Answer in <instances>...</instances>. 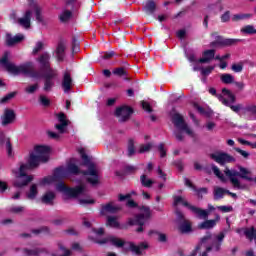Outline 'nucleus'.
I'll use <instances>...</instances> for the list:
<instances>
[{"label":"nucleus","mask_w":256,"mask_h":256,"mask_svg":"<svg viewBox=\"0 0 256 256\" xmlns=\"http://www.w3.org/2000/svg\"><path fill=\"white\" fill-rule=\"evenodd\" d=\"M36 61L44 73L36 70L33 62H26L18 66L13 62H9V52L4 53L0 59V64L12 75H26L32 79H44L43 90L49 93L55 87V79L59 75L57 70L51 68V54L49 52H43L38 56Z\"/></svg>","instance_id":"obj_1"},{"label":"nucleus","mask_w":256,"mask_h":256,"mask_svg":"<svg viewBox=\"0 0 256 256\" xmlns=\"http://www.w3.org/2000/svg\"><path fill=\"white\" fill-rule=\"evenodd\" d=\"M49 153L51 148L48 146H36L34 152L30 154V158L27 164H21L18 170H13L12 173L15 175L16 180L14 181V187H27L33 176L27 175V171L39 167V163H47L49 161Z\"/></svg>","instance_id":"obj_2"},{"label":"nucleus","mask_w":256,"mask_h":256,"mask_svg":"<svg viewBox=\"0 0 256 256\" xmlns=\"http://www.w3.org/2000/svg\"><path fill=\"white\" fill-rule=\"evenodd\" d=\"M56 189L67 197H81L83 195L85 198L78 199L80 205H93V203H95V200L89 197V190H87V186L83 183H80V185L76 186L75 188H71L65 185L63 182H59L56 185Z\"/></svg>","instance_id":"obj_3"},{"label":"nucleus","mask_w":256,"mask_h":256,"mask_svg":"<svg viewBox=\"0 0 256 256\" xmlns=\"http://www.w3.org/2000/svg\"><path fill=\"white\" fill-rule=\"evenodd\" d=\"M29 9H27L21 18L17 19L18 25L24 29L31 28V18L33 17V12L35 13L37 23H45L43 18V6L39 5L35 0H28Z\"/></svg>","instance_id":"obj_4"},{"label":"nucleus","mask_w":256,"mask_h":256,"mask_svg":"<svg viewBox=\"0 0 256 256\" xmlns=\"http://www.w3.org/2000/svg\"><path fill=\"white\" fill-rule=\"evenodd\" d=\"M82 157V165L87 168V170L82 171L84 179L91 183V185H97L99 183V168L97 164L91 161L87 154L83 153V150L80 151Z\"/></svg>","instance_id":"obj_5"},{"label":"nucleus","mask_w":256,"mask_h":256,"mask_svg":"<svg viewBox=\"0 0 256 256\" xmlns=\"http://www.w3.org/2000/svg\"><path fill=\"white\" fill-rule=\"evenodd\" d=\"M68 173H72V175H79L81 170L79 167L73 163H69L67 169L65 167L56 168L53 176H48L42 180V185H50V183H55V181H61V179H65Z\"/></svg>","instance_id":"obj_6"},{"label":"nucleus","mask_w":256,"mask_h":256,"mask_svg":"<svg viewBox=\"0 0 256 256\" xmlns=\"http://www.w3.org/2000/svg\"><path fill=\"white\" fill-rule=\"evenodd\" d=\"M151 219V208L149 206H142L140 208V214L136 215L134 218H130L129 225H139L136 229L137 233H143V226Z\"/></svg>","instance_id":"obj_7"},{"label":"nucleus","mask_w":256,"mask_h":256,"mask_svg":"<svg viewBox=\"0 0 256 256\" xmlns=\"http://www.w3.org/2000/svg\"><path fill=\"white\" fill-rule=\"evenodd\" d=\"M172 123L179 129V131H184L186 135H189V137H195V132L185 123V119H183V116L179 113H175L172 116Z\"/></svg>","instance_id":"obj_8"},{"label":"nucleus","mask_w":256,"mask_h":256,"mask_svg":"<svg viewBox=\"0 0 256 256\" xmlns=\"http://www.w3.org/2000/svg\"><path fill=\"white\" fill-rule=\"evenodd\" d=\"M114 115L117 117L119 123H126V121L131 119V115H133V109L129 106H121L116 108Z\"/></svg>","instance_id":"obj_9"},{"label":"nucleus","mask_w":256,"mask_h":256,"mask_svg":"<svg viewBox=\"0 0 256 256\" xmlns=\"http://www.w3.org/2000/svg\"><path fill=\"white\" fill-rule=\"evenodd\" d=\"M15 119H17V114H15V110L6 108L0 117L2 127L13 125V123H15Z\"/></svg>","instance_id":"obj_10"},{"label":"nucleus","mask_w":256,"mask_h":256,"mask_svg":"<svg viewBox=\"0 0 256 256\" xmlns=\"http://www.w3.org/2000/svg\"><path fill=\"white\" fill-rule=\"evenodd\" d=\"M177 223L179 231L182 233H191V222L185 219V215L181 211L176 210Z\"/></svg>","instance_id":"obj_11"},{"label":"nucleus","mask_w":256,"mask_h":256,"mask_svg":"<svg viewBox=\"0 0 256 256\" xmlns=\"http://www.w3.org/2000/svg\"><path fill=\"white\" fill-rule=\"evenodd\" d=\"M226 177H229L231 184L233 185L234 189H244L245 186L241 185V181H239V171L236 170H230L229 168H226L225 170Z\"/></svg>","instance_id":"obj_12"},{"label":"nucleus","mask_w":256,"mask_h":256,"mask_svg":"<svg viewBox=\"0 0 256 256\" xmlns=\"http://www.w3.org/2000/svg\"><path fill=\"white\" fill-rule=\"evenodd\" d=\"M189 209L192 211V213L197 215L199 219H207V217H209V211H215V207H213L211 204L208 205V210H203L193 205L189 206Z\"/></svg>","instance_id":"obj_13"},{"label":"nucleus","mask_w":256,"mask_h":256,"mask_svg":"<svg viewBox=\"0 0 256 256\" xmlns=\"http://www.w3.org/2000/svg\"><path fill=\"white\" fill-rule=\"evenodd\" d=\"M75 84L73 83V78L71 73L65 72L62 79V89L64 93H69Z\"/></svg>","instance_id":"obj_14"},{"label":"nucleus","mask_w":256,"mask_h":256,"mask_svg":"<svg viewBox=\"0 0 256 256\" xmlns=\"http://www.w3.org/2000/svg\"><path fill=\"white\" fill-rule=\"evenodd\" d=\"M97 243L99 245H105V243H111L112 245H115V247H123L125 245V242L115 236H108L102 240H97Z\"/></svg>","instance_id":"obj_15"},{"label":"nucleus","mask_w":256,"mask_h":256,"mask_svg":"<svg viewBox=\"0 0 256 256\" xmlns=\"http://www.w3.org/2000/svg\"><path fill=\"white\" fill-rule=\"evenodd\" d=\"M58 121L59 124L55 125V129H57L59 133H65V129H67V126L69 125V120H67V116H65V114L63 113L58 114Z\"/></svg>","instance_id":"obj_16"},{"label":"nucleus","mask_w":256,"mask_h":256,"mask_svg":"<svg viewBox=\"0 0 256 256\" xmlns=\"http://www.w3.org/2000/svg\"><path fill=\"white\" fill-rule=\"evenodd\" d=\"M0 145H4L6 147V151L8 153V157L13 155V147L11 146V140L5 137V132L0 130Z\"/></svg>","instance_id":"obj_17"},{"label":"nucleus","mask_w":256,"mask_h":256,"mask_svg":"<svg viewBox=\"0 0 256 256\" xmlns=\"http://www.w3.org/2000/svg\"><path fill=\"white\" fill-rule=\"evenodd\" d=\"M129 249L132 251V253H135L136 255H143V252L149 249V244L147 242H141L139 245L130 243Z\"/></svg>","instance_id":"obj_18"},{"label":"nucleus","mask_w":256,"mask_h":256,"mask_svg":"<svg viewBox=\"0 0 256 256\" xmlns=\"http://www.w3.org/2000/svg\"><path fill=\"white\" fill-rule=\"evenodd\" d=\"M57 195L53 191H48L43 196L41 197V203L44 205H50L53 206L55 205V198Z\"/></svg>","instance_id":"obj_19"},{"label":"nucleus","mask_w":256,"mask_h":256,"mask_svg":"<svg viewBox=\"0 0 256 256\" xmlns=\"http://www.w3.org/2000/svg\"><path fill=\"white\" fill-rule=\"evenodd\" d=\"M67 48L65 47V44L63 42H60L55 50V57L59 63H63L65 61V50Z\"/></svg>","instance_id":"obj_20"},{"label":"nucleus","mask_w":256,"mask_h":256,"mask_svg":"<svg viewBox=\"0 0 256 256\" xmlns=\"http://www.w3.org/2000/svg\"><path fill=\"white\" fill-rule=\"evenodd\" d=\"M118 211H121V206L115 204V202H109L106 205H102L103 215H105V213H118Z\"/></svg>","instance_id":"obj_21"},{"label":"nucleus","mask_w":256,"mask_h":256,"mask_svg":"<svg viewBox=\"0 0 256 256\" xmlns=\"http://www.w3.org/2000/svg\"><path fill=\"white\" fill-rule=\"evenodd\" d=\"M25 39L23 34H17L16 36H11V34L6 35V43L8 47H12V45H17V43H21Z\"/></svg>","instance_id":"obj_22"},{"label":"nucleus","mask_w":256,"mask_h":256,"mask_svg":"<svg viewBox=\"0 0 256 256\" xmlns=\"http://www.w3.org/2000/svg\"><path fill=\"white\" fill-rule=\"evenodd\" d=\"M239 177L245 181L253 182V177H251V171L249 169L239 166Z\"/></svg>","instance_id":"obj_23"},{"label":"nucleus","mask_w":256,"mask_h":256,"mask_svg":"<svg viewBox=\"0 0 256 256\" xmlns=\"http://www.w3.org/2000/svg\"><path fill=\"white\" fill-rule=\"evenodd\" d=\"M155 9H157V4L153 0H148L143 7V11L147 15H153L155 13Z\"/></svg>","instance_id":"obj_24"},{"label":"nucleus","mask_w":256,"mask_h":256,"mask_svg":"<svg viewBox=\"0 0 256 256\" xmlns=\"http://www.w3.org/2000/svg\"><path fill=\"white\" fill-rule=\"evenodd\" d=\"M148 235L150 237H153V235H155L157 237V240L159 241V243H167V234L160 232L158 230H150L148 232Z\"/></svg>","instance_id":"obj_25"},{"label":"nucleus","mask_w":256,"mask_h":256,"mask_svg":"<svg viewBox=\"0 0 256 256\" xmlns=\"http://www.w3.org/2000/svg\"><path fill=\"white\" fill-rule=\"evenodd\" d=\"M210 158L219 165H225V152H214L210 154Z\"/></svg>","instance_id":"obj_26"},{"label":"nucleus","mask_w":256,"mask_h":256,"mask_svg":"<svg viewBox=\"0 0 256 256\" xmlns=\"http://www.w3.org/2000/svg\"><path fill=\"white\" fill-rule=\"evenodd\" d=\"M215 57V50H206L203 53V57L198 60L200 63H209L211 59Z\"/></svg>","instance_id":"obj_27"},{"label":"nucleus","mask_w":256,"mask_h":256,"mask_svg":"<svg viewBox=\"0 0 256 256\" xmlns=\"http://www.w3.org/2000/svg\"><path fill=\"white\" fill-rule=\"evenodd\" d=\"M210 95H213L214 97H217V99L225 105V88H222V93L218 94L217 90L215 88H209Z\"/></svg>","instance_id":"obj_28"},{"label":"nucleus","mask_w":256,"mask_h":256,"mask_svg":"<svg viewBox=\"0 0 256 256\" xmlns=\"http://www.w3.org/2000/svg\"><path fill=\"white\" fill-rule=\"evenodd\" d=\"M140 183L142 187H146L147 189H150V187H153V183H155L151 178L147 177V174H142L140 176Z\"/></svg>","instance_id":"obj_29"},{"label":"nucleus","mask_w":256,"mask_h":256,"mask_svg":"<svg viewBox=\"0 0 256 256\" xmlns=\"http://www.w3.org/2000/svg\"><path fill=\"white\" fill-rule=\"evenodd\" d=\"M173 201H174L173 202L174 207H177V205H183L188 209L189 207H191V204H189V202H187V200H185V198H183L182 196H174Z\"/></svg>","instance_id":"obj_30"},{"label":"nucleus","mask_w":256,"mask_h":256,"mask_svg":"<svg viewBox=\"0 0 256 256\" xmlns=\"http://www.w3.org/2000/svg\"><path fill=\"white\" fill-rule=\"evenodd\" d=\"M244 235L249 241H256V228L250 227L244 229Z\"/></svg>","instance_id":"obj_31"},{"label":"nucleus","mask_w":256,"mask_h":256,"mask_svg":"<svg viewBox=\"0 0 256 256\" xmlns=\"http://www.w3.org/2000/svg\"><path fill=\"white\" fill-rule=\"evenodd\" d=\"M114 75H118V77H124L125 81H129L127 70L124 67L115 68L113 70Z\"/></svg>","instance_id":"obj_32"},{"label":"nucleus","mask_w":256,"mask_h":256,"mask_svg":"<svg viewBox=\"0 0 256 256\" xmlns=\"http://www.w3.org/2000/svg\"><path fill=\"white\" fill-rule=\"evenodd\" d=\"M194 109H196V111H198L200 115H205L206 117H211V115H213V111H211L210 109H205L199 104H194Z\"/></svg>","instance_id":"obj_33"},{"label":"nucleus","mask_w":256,"mask_h":256,"mask_svg":"<svg viewBox=\"0 0 256 256\" xmlns=\"http://www.w3.org/2000/svg\"><path fill=\"white\" fill-rule=\"evenodd\" d=\"M106 225H108V227H113L114 229H119V221H117V217L115 216H108Z\"/></svg>","instance_id":"obj_34"},{"label":"nucleus","mask_w":256,"mask_h":256,"mask_svg":"<svg viewBox=\"0 0 256 256\" xmlns=\"http://www.w3.org/2000/svg\"><path fill=\"white\" fill-rule=\"evenodd\" d=\"M72 15H73V12H71V10H64L59 15V19H60L61 23H67V21H69V19H71Z\"/></svg>","instance_id":"obj_35"},{"label":"nucleus","mask_w":256,"mask_h":256,"mask_svg":"<svg viewBox=\"0 0 256 256\" xmlns=\"http://www.w3.org/2000/svg\"><path fill=\"white\" fill-rule=\"evenodd\" d=\"M215 220H207L198 225V229H213L215 227Z\"/></svg>","instance_id":"obj_36"},{"label":"nucleus","mask_w":256,"mask_h":256,"mask_svg":"<svg viewBox=\"0 0 256 256\" xmlns=\"http://www.w3.org/2000/svg\"><path fill=\"white\" fill-rule=\"evenodd\" d=\"M225 97H226L225 101L230 103V105L237 101V97L229 89H225Z\"/></svg>","instance_id":"obj_37"},{"label":"nucleus","mask_w":256,"mask_h":256,"mask_svg":"<svg viewBox=\"0 0 256 256\" xmlns=\"http://www.w3.org/2000/svg\"><path fill=\"white\" fill-rule=\"evenodd\" d=\"M38 190H37V186L36 184H33L31 187H30V190L29 192L26 194L27 196V199H30V200H33L37 197L38 195Z\"/></svg>","instance_id":"obj_38"},{"label":"nucleus","mask_w":256,"mask_h":256,"mask_svg":"<svg viewBox=\"0 0 256 256\" xmlns=\"http://www.w3.org/2000/svg\"><path fill=\"white\" fill-rule=\"evenodd\" d=\"M135 153H137V151L135 150V141H133V139H130L128 141L127 155L128 157H133Z\"/></svg>","instance_id":"obj_39"},{"label":"nucleus","mask_w":256,"mask_h":256,"mask_svg":"<svg viewBox=\"0 0 256 256\" xmlns=\"http://www.w3.org/2000/svg\"><path fill=\"white\" fill-rule=\"evenodd\" d=\"M24 253L25 255H28V256H37V255H40V253H43V250L40 248H33V249L25 248Z\"/></svg>","instance_id":"obj_40"},{"label":"nucleus","mask_w":256,"mask_h":256,"mask_svg":"<svg viewBox=\"0 0 256 256\" xmlns=\"http://www.w3.org/2000/svg\"><path fill=\"white\" fill-rule=\"evenodd\" d=\"M253 17V14H235L232 17V21L237 22V21H243L245 19H251Z\"/></svg>","instance_id":"obj_41"},{"label":"nucleus","mask_w":256,"mask_h":256,"mask_svg":"<svg viewBox=\"0 0 256 256\" xmlns=\"http://www.w3.org/2000/svg\"><path fill=\"white\" fill-rule=\"evenodd\" d=\"M43 49H45V43H43L42 41L36 42L32 51V55H37V53L43 51Z\"/></svg>","instance_id":"obj_42"},{"label":"nucleus","mask_w":256,"mask_h":256,"mask_svg":"<svg viewBox=\"0 0 256 256\" xmlns=\"http://www.w3.org/2000/svg\"><path fill=\"white\" fill-rule=\"evenodd\" d=\"M225 106L229 107L231 111H233L234 113H239V111H241V109L243 108V105L241 104L233 105L229 103L227 100H225Z\"/></svg>","instance_id":"obj_43"},{"label":"nucleus","mask_w":256,"mask_h":256,"mask_svg":"<svg viewBox=\"0 0 256 256\" xmlns=\"http://www.w3.org/2000/svg\"><path fill=\"white\" fill-rule=\"evenodd\" d=\"M241 32L245 33L246 35H256V29L253 27V25L245 26L241 29Z\"/></svg>","instance_id":"obj_44"},{"label":"nucleus","mask_w":256,"mask_h":256,"mask_svg":"<svg viewBox=\"0 0 256 256\" xmlns=\"http://www.w3.org/2000/svg\"><path fill=\"white\" fill-rule=\"evenodd\" d=\"M25 211V207L23 206H11L8 208L9 213H14L15 215H19V213H23Z\"/></svg>","instance_id":"obj_45"},{"label":"nucleus","mask_w":256,"mask_h":256,"mask_svg":"<svg viewBox=\"0 0 256 256\" xmlns=\"http://www.w3.org/2000/svg\"><path fill=\"white\" fill-rule=\"evenodd\" d=\"M223 195H225V189L219 187L214 188V199H223Z\"/></svg>","instance_id":"obj_46"},{"label":"nucleus","mask_w":256,"mask_h":256,"mask_svg":"<svg viewBox=\"0 0 256 256\" xmlns=\"http://www.w3.org/2000/svg\"><path fill=\"white\" fill-rule=\"evenodd\" d=\"M211 167L214 175H216V177H218V179H220L221 181H225V177L221 173V170H219V168L215 166V164H212Z\"/></svg>","instance_id":"obj_47"},{"label":"nucleus","mask_w":256,"mask_h":256,"mask_svg":"<svg viewBox=\"0 0 256 256\" xmlns=\"http://www.w3.org/2000/svg\"><path fill=\"white\" fill-rule=\"evenodd\" d=\"M231 70L234 73H241L243 71V62H239V63H234L231 66Z\"/></svg>","instance_id":"obj_48"},{"label":"nucleus","mask_w":256,"mask_h":256,"mask_svg":"<svg viewBox=\"0 0 256 256\" xmlns=\"http://www.w3.org/2000/svg\"><path fill=\"white\" fill-rule=\"evenodd\" d=\"M151 147H153V145H151V143L142 144L139 147L138 153H149V151H151Z\"/></svg>","instance_id":"obj_49"},{"label":"nucleus","mask_w":256,"mask_h":256,"mask_svg":"<svg viewBox=\"0 0 256 256\" xmlns=\"http://www.w3.org/2000/svg\"><path fill=\"white\" fill-rule=\"evenodd\" d=\"M241 41L240 39L235 38H226L225 39V47H233V45H237Z\"/></svg>","instance_id":"obj_50"},{"label":"nucleus","mask_w":256,"mask_h":256,"mask_svg":"<svg viewBox=\"0 0 256 256\" xmlns=\"http://www.w3.org/2000/svg\"><path fill=\"white\" fill-rule=\"evenodd\" d=\"M37 89H39V84L36 83V84H33V85H30V86H27L25 88V91L29 94V95H33V93H35V91H37Z\"/></svg>","instance_id":"obj_51"},{"label":"nucleus","mask_w":256,"mask_h":256,"mask_svg":"<svg viewBox=\"0 0 256 256\" xmlns=\"http://www.w3.org/2000/svg\"><path fill=\"white\" fill-rule=\"evenodd\" d=\"M39 101L44 107H49V105H51V100L44 95L40 96Z\"/></svg>","instance_id":"obj_52"},{"label":"nucleus","mask_w":256,"mask_h":256,"mask_svg":"<svg viewBox=\"0 0 256 256\" xmlns=\"http://www.w3.org/2000/svg\"><path fill=\"white\" fill-rule=\"evenodd\" d=\"M16 93L15 92H11L9 94H7L6 96H4L1 100L0 103H8L9 101H11V99H13V97H15Z\"/></svg>","instance_id":"obj_53"},{"label":"nucleus","mask_w":256,"mask_h":256,"mask_svg":"<svg viewBox=\"0 0 256 256\" xmlns=\"http://www.w3.org/2000/svg\"><path fill=\"white\" fill-rule=\"evenodd\" d=\"M213 69H215V67H213V66H208L206 68H202L201 69V74L204 77H207V75H211V73L213 72Z\"/></svg>","instance_id":"obj_54"},{"label":"nucleus","mask_w":256,"mask_h":256,"mask_svg":"<svg viewBox=\"0 0 256 256\" xmlns=\"http://www.w3.org/2000/svg\"><path fill=\"white\" fill-rule=\"evenodd\" d=\"M158 151L160 153V157H167V150L165 149V144L161 143L158 145Z\"/></svg>","instance_id":"obj_55"},{"label":"nucleus","mask_w":256,"mask_h":256,"mask_svg":"<svg viewBox=\"0 0 256 256\" xmlns=\"http://www.w3.org/2000/svg\"><path fill=\"white\" fill-rule=\"evenodd\" d=\"M234 151H236V153H239V155L244 157V159H249V156L251 155L249 154V152L242 150L241 148H234Z\"/></svg>","instance_id":"obj_56"},{"label":"nucleus","mask_w":256,"mask_h":256,"mask_svg":"<svg viewBox=\"0 0 256 256\" xmlns=\"http://www.w3.org/2000/svg\"><path fill=\"white\" fill-rule=\"evenodd\" d=\"M141 105H142V108L144 109V111H146L147 113H153V108H151V104H149L146 101H142Z\"/></svg>","instance_id":"obj_57"},{"label":"nucleus","mask_w":256,"mask_h":256,"mask_svg":"<svg viewBox=\"0 0 256 256\" xmlns=\"http://www.w3.org/2000/svg\"><path fill=\"white\" fill-rule=\"evenodd\" d=\"M32 233L34 235H40V233H49V227H41L39 229L32 230Z\"/></svg>","instance_id":"obj_58"},{"label":"nucleus","mask_w":256,"mask_h":256,"mask_svg":"<svg viewBox=\"0 0 256 256\" xmlns=\"http://www.w3.org/2000/svg\"><path fill=\"white\" fill-rule=\"evenodd\" d=\"M79 51V41L76 38L72 40V53H78Z\"/></svg>","instance_id":"obj_59"},{"label":"nucleus","mask_w":256,"mask_h":256,"mask_svg":"<svg viewBox=\"0 0 256 256\" xmlns=\"http://www.w3.org/2000/svg\"><path fill=\"white\" fill-rule=\"evenodd\" d=\"M231 83H235V77L231 74H225V84L229 85Z\"/></svg>","instance_id":"obj_60"},{"label":"nucleus","mask_w":256,"mask_h":256,"mask_svg":"<svg viewBox=\"0 0 256 256\" xmlns=\"http://www.w3.org/2000/svg\"><path fill=\"white\" fill-rule=\"evenodd\" d=\"M223 1L224 0H218V2L215 5V12L219 13V11H223Z\"/></svg>","instance_id":"obj_61"},{"label":"nucleus","mask_w":256,"mask_h":256,"mask_svg":"<svg viewBox=\"0 0 256 256\" xmlns=\"http://www.w3.org/2000/svg\"><path fill=\"white\" fill-rule=\"evenodd\" d=\"M157 174L159 175L160 179H163V181H167V174H165V172H163L161 167H158Z\"/></svg>","instance_id":"obj_62"},{"label":"nucleus","mask_w":256,"mask_h":256,"mask_svg":"<svg viewBox=\"0 0 256 256\" xmlns=\"http://www.w3.org/2000/svg\"><path fill=\"white\" fill-rule=\"evenodd\" d=\"M184 183L187 187H190V189H193V191H197V187L193 185V183L191 182V180H189V178H185Z\"/></svg>","instance_id":"obj_63"},{"label":"nucleus","mask_w":256,"mask_h":256,"mask_svg":"<svg viewBox=\"0 0 256 256\" xmlns=\"http://www.w3.org/2000/svg\"><path fill=\"white\" fill-rule=\"evenodd\" d=\"M246 111H248V113H252L253 115H256V105L247 106Z\"/></svg>","instance_id":"obj_64"}]
</instances>
